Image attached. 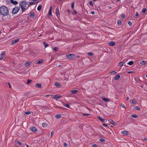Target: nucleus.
<instances>
[{"instance_id":"1","label":"nucleus","mask_w":147,"mask_h":147,"mask_svg":"<svg viewBox=\"0 0 147 147\" xmlns=\"http://www.w3.org/2000/svg\"><path fill=\"white\" fill-rule=\"evenodd\" d=\"M0 13L3 16H6L9 14L8 8L5 6H2L0 7Z\"/></svg>"},{"instance_id":"2","label":"nucleus","mask_w":147,"mask_h":147,"mask_svg":"<svg viewBox=\"0 0 147 147\" xmlns=\"http://www.w3.org/2000/svg\"><path fill=\"white\" fill-rule=\"evenodd\" d=\"M20 9V7L18 6H15L13 8L12 11L11 12L13 14H15L17 13Z\"/></svg>"},{"instance_id":"3","label":"nucleus","mask_w":147,"mask_h":147,"mask_svg":"<svg viewBox=\"0 0 147 147\" xmlns=\"http://www.w3.org/2000/svg\"><path fill=\"white\" fill-rule=\"evenodd\" d=\"M27 2L26 1H23L20 2L19 6L21 7V5L23 6L24 7H26L27 4Z\"/></svg>"},{"instance_id":"4","label":"nucleus","mask_w":147,"mask_h":147,"mask_svg":"<svg viewBox=\"0 0 147 147\" xmlns=\"http://www.w3.org/2000/svg\"><path fill=\"white\" fill-rule=\"evenodd\" d=\"M61 97V96H60L59 94H56L54 95L53 96L52 98L55 99L56 100H58V99Z\"/></svg>"},{"instance_id":"5","label":"nucleus","mask_w":147,"mask_h":147,"mask_svg":"<svg viewBox=\"0 0 147 147\" xmlns=\"http://www.w3.org/2000/svg\"><path fill=\"white\" fill-rule=\"evenodd\" d=\"M74 55L73 54H69L66 55V57L69 59H72L74 56Z\"/></svg>"},{"instance_id":"6","label":"nucleus","mask_w":147,"mask_h":147,"mask_svg":"<svg viewBox=\"0 0 147 147\" xmlns=\"http://www.w3.org/2000/svg\"><path fill=\"white\" fill-rule=\"evenodd\" d=\"M30 130L33 132H35L37 131V129L34 127H30Z\"/></svg>"},{"instance_id":"7","label":"nucleus","mask_w":147,"mask_h":147,"mask_svg":"<svg viewBox=\"0 0 147 147\" xmlns=\"http://www.w3.org/2000/svg\"><path fill=\"white\" fill-rule=\"evenodd\" d=\"M19 40V39H17L16 40H12L11 42V45H13L15 44V43L18 42Z\"/></svg>"},{"instance_id":"8","label":"nucleus","mask_w":147,"mask_h":147,"mask_svg":"<svg viewBox=\"0 0 147 147\" xmlns=\"http://www.w3.org/2000/svg\"><path fill=\"white\" fill-rule=\"evenodd\" d=\"M109 121L111 123L115 126H117V124L115 122L113 121L111 119H110Z\"/></svg>"},{"instance_id":"9","label":"nucleus","mask_w":147,"mask_h":147,"mask_svg":"<svg viewBox=\"0 0 147 147\" xmlns=\"http://www.w3.org/2000/svg\"><path fill=\"white\" fill-rule=\"evenodd\" d=\"M55 13L56 16L57 17H58V16L59 15V11L58 7L55 10Z\"/></svg>"},{"instance_id":"10","label":"nucleus","mask_w":147,"mask_h":147,"mask_svg":"<svg viewBox=\"0 0 147 147\" xmlns=\"http://www.w3.org/2000/svg\"><path fill=\"white\" fill-rule=\"evenodd\" d=\"M5 51H3L2 52V54H1V57L0 58V60H2L3 59V57L5 55Z\"/></svg>"},{"instance_id":"11","label":"nucleus","mask_w":147,"mask_h":147,"mask_svg":"<svg viewBox=\"0 0 147 147\" xmlns=\"http://www.w3.org/2000/svg\"><path fill=\"white\" fill-rule=\"evenodd\" d=\"M11 3L13 5H16L18 3V2L16 1H14L13 0H10Z\"/></svg>"},{"instance_id":"12","label":"nucleus","mask_w":147,"mask_h":147,"mask_svg":"<svg viewBox=\"0 0 147 147\" xmlns=\"http://www.w3.org/2000/svg\"><path fill=\"white\" fill-rule=\"evenodd\" d=\"M121 133L122 134H124L125 135H127L129 134L128 131L126 130L122 131Z\"/></svg>"},{"instance_id":"13","label":"nucleus","mask_w":147,"mask_h":147,"mask_svg":"<svg viewBox=\"0 0 147 147\" xmlns=\"http://www.w3.org/2000/svg\"><path fill=\"white\" fill-rule=\"evenodd\" d=\"M120 76L119 74L116 75L114 78V79L115 80H117L120 77Z\"/></svg>"},{"instance_id":"14","label":"nucleus","mask_w":147,"mask_h":147,"mask_svg":"<svg viewBox=\"0 0 147 147\" xmlns=\"http://www.w3.org/2000/svg\"><path fill=\"white\" fill-rule=\"evenodd\" d=\"M115 44V42L113 41H111L109 42V45L111 46H113Z\"/></svg>"},{"instance_id":"15","label":"nucleus","mask_w":147,"mask_h":147,"mask_svg":"<svg viewBox=\"0 0 147 147\" xmlns=\"http://www.w3.org/2000/svg\"><path fill=\"white\" fill-rule=\"evenodd\" d=\"M56 87L59 88L61 86V85L58 82H55L54 83Z\"/></svg>"},{"instance_id":"16","label":"nucleus","mask_w":147,"mask_h":147,"mask_svg":"<svg viewBox=\"0 0 147 147\" xmlns=\"http://www.w3.org/2000/svg\"><path fill=\"white\" fill-rule=\"evenodd\" d=\"M35 87L38 88H40L41 87V84L40 83H38L36 85Z\"/></svg>"},{"instance_id":"17","label":"nucleus","mask_w":147,"mask_h":147,"mask_svg":"<svg viewBox=\"0 0 147 147\" xmlns=\"http://www.w3.org/2000/svg\"><path fill=\"white\" fill-rule=\"evenodd\" d=\"M98 118L102 122H104L105 121V119H102L100 116H98Z\"/></svg>"},{"instance_id":"18","label":"nucleus","mask_w":147,"mask_h":147,"mask_svg":"<svg viewBox=\"0 0 147 147\" xmlns=\"http://www.w3.org/2000/svg\"><path fill=\"white\" fill-rule=\"evenodd\" d=\"M22 9V12H24L26 10V9L25 8V7H23V6H22V5H21V7H20Z\"/></svg>"},{"instance_id":"19","label":"nucleus","mask_w":147,"mask_h":147,"mask_svg":"<svg viewBox=\"0 0 147 147\" xmlns=\"http://www.w3.org/2000/svg\"><path fill=\"white\" fill-rule=\"evenodd\" d=\"M35 16V14L34 12H31L30 13V16L31 17L33 18Z\"/></svg>"},{"instance_id":"20","label":"nucleus","mask_w":147,"mask_h":147,"mask_svg":"<svg viewBox=\"0 0 147 147\" xmlns=\"http://www.w3.org/2000/svg\"><path fill=\"white\" fill-rule=\"evenodd\" d=\"M43 45L45 47V48L48 47L49 46V45L47 44L45 42H43Z\"/></svg>"},{"instance_id":"21","label":"nucleus","mask_w":147,"mask_h":147,"mask_svg":"<svg viewBox=\"0 0 147 147\" xmlns=\"http://www.w3.org/2000/svg\"><path fill=\"white\" fill-rule=\"evenodd\" d=\"M41 8H42L41 5H38V7H37V10L38 11H40L41 9Z\"/></svg>"},{"instance_id":"22","label":"nucleus","mask_w":147,"mask_h":147,"mask_svg":"<svg viewBox=\"0 0 147 147\" xmlns=\"http://www.w3.org/2000/svg\"><path fill=\"white\" fill-rule=\"evenodd\" d=\"M72 94H75L78 92V91L77 90H72L71 91Z\"/></svg>"},{"instance_id":"23","label":"nucleus","mask_w":147,"mask_h":147,"mask_svg":"<svg viewBox=\"0 0 147 147\" xmlns=\"http://www.w3.org/2000/svg\"><path fill=\"white\" fill-rule=\"evenodd\" d=\"M132 103L133 104L135 105L137 103L136 101L134 99H133L132 100Z\"/></svg>"},{"instance_id":"24","label":"nucleus","mask_w":147,"mask_h":147,"mask_svg":"<svg viewBox=\"0 0 147 147\" xmlns=\"http://www.w3.org/2000/svg\"><path fill=\"white\" fill-rule=\"evenodd\" d=\"M102 99L104 101H109L110 100L109 99H107L105 98H102Z\"/></svg>"},{"instance_id":"25","label":"nucleus","mask_w":147,"mask_h":147,"mask_svg":"<svg viewBox=\"0 0 147 147\" xmlns=\"http://www.w3.org/2000/svg\"><path fill=\"white\" fill-rule=\"evenodd\" d=\"M134 64V62L133 61H131L128 63L127 64L129 65H132Z\"/></svg>"},{"instance_id":"26","label":"nucleus","mask_w":147,"mask_h":147,"mask_svg":"<svg viewBox=\"0 0 147 147\" xmlns=\"http://www.w3.org/2000/svg\"><path fill=\"white\" fill-rule=\"evenodd\" d=\"M131 116L132 117L134 118H137L138 117V116L136 115H135V114L131 115Z\"/></svg>"},{"instance_id":"27","label":"nucleus","mask_w":147,"mask_h":147,"mask_svg":"<svg viewBox=\"0 0 147 147\" xmlns=\"http://www.w3.org/2000/svg\"><path fill=\"white\" fill-rule=\"evenodd\" d=\"M124 63H125L123 62H121L119 63V66H122Z\"/></svg>"},{"instance_id":"28","label":"nucleus","mask_w":147,"mask_h":147,"mask_svg":"<svg viewBox=\"0 0 147 147\" xmlns=\"http://www.w3.org/2000/svg\"><path fill=\"white\" fill-rule=\"evenodd\" d=\"M146 62V61H140V63L142 65H144L145 63Z\"/></svg>"},{"instance_id":"29","label":"nucleus","mask_w":147,"mask_h":147,"mask_svg":"<svg viewBox=\"0 0 147 147\" xmlns=\"http://www.w3.org/2000/svg\"><path fill=\"white\" fill-rule=\"evenodd\" d=\"M42 126L44 127H46L47 126V124L45 123H42Z\"/></svg>"},{"instance_id":"30","label":"nucleus","mask_w":147,"mask_h":147,"mask_svg":"<svg viewBox=\"0 0 147 147\" xmlns=\"http://www.w3.org/2000/svg\"><path fill=\"white\" fill-rule=\"evenodd\" d=\"M43 60H40L38 61L36 63V64H40L42 63L43 62Z\"/></svg>"},{"instance_id":"31","label":"nucleus","mask_w":147,"mask_h":147,"mask_svg":"<svg viewBox=\"0 0 147 147\" xmlns=\"http://www.w3.org/2000/svg\"><path fill=\"white\" fill-rule=\"evenodd\" d=\"M29 6L31 5H33L36 4V3L34 1L33 2H29Z\"/></svg>"},{"instance_id":"32","label":"nucleus","mask_w":147,"mask_h":147,"mask_svg":"<svg viewBox=\"0 0 147 147\" xmlns=\"http://www.w3.org/2000/svg\"><path fill=\"white\" fill-rule=\"evenodd\" d=\"M146 10V9L145 8H144L142 10V11L143 13H144Z\"/></svg>"},{"instance_id":"33","label":"nucleus","mask_w":147,"mask_h":147,"mask_svg":"<svg viewBox=\"0 0 147 147\" xmlns=\"http://www.w3.org/2000/svg\"><path fill=\"white\" fill-rule=\"evenodd\" d=\"M31 64L30 62H28L26 63V66H28L30 65Z\"/></svg>"},{"instance_id":"34","label":"nucleus","mask_w":147,"mask_h":147,"mask_svg":"<svg viewBox=\"0 0 147 147\" xmlns=\"http://www.w3.org/2000/svg\"><path fill=\"white\" fill-rule=\"evenodd\" d=\"M99 141L101 142H104L105 141V140L103 138H100L99 139Z\"/></svg>"},{"instance_id":"35","label":"nucleus","mask_w":147,"mask_h":147,"mask_svg":"<svg viewBox=\"0 0 147 147\" xmlns=\"http://www.w3.org/2000/svg\"><path fill=\"white\" fill-rule=\"evenodd\" d=\"M135 109H136L137 110L140 111V108L138 106H135Z\"/></svg>"},{"instance_id":"36","label":"nucleus","mask_w":147,"mask_h":147,"mask_svg":"<svg viewBox=\"0 0 147 147\" xmlns=\"http://www.w3.org/2000/svg\"><path fill=\"white\" fill-rule=\"evenodd\" d=\"M42 108L45 109H49V107L47 106H42Z\"/></svg>"},{"instance_id":"37","label":"nucleus","mask_w":147,"mask_h":147,"mask_svg":"<svg viewBox=\"0 0 147 147\" xmlns=\"http://www.w3.org/2000/svg\"><path fill=\"white\" fill-rule=\"evenodd\" d=\"M56 117L57 118H60L61 117V116L60 115H56Z\"/></svg>"},{"instance_id":"38","label":"nucleus","mask_w":147,"mask_h":147,"mask_svg":"<svg viewBox=\"0 0 147 147\" xmlns=\"http://www.w3.org/2000/svg\"><path fill=\"white\" fill-rule=\"evenodd\" d=\"M32 81V80H30L29 79H28L27 80V84H28L29 83H30Z\"/></svg>"},{"instance_id":"39","label":"nucleus","mask_w":147,"mask_h":147,"mask_svg":"<svg viewBox=\"0 0 147 147\" xmlns=\"http://www.w3.org/2000/svg\"><path fill=\"white\" fill-rule=\"evenodd\" d=\"M121 17L122 18H124L125 17V14L123 13L121 15Z\"/></svg>"},{"instance_id":"40","label":"nucleus","mask_w":147,"mask_h":147,"mask_svg":"<svg viewBox=\"0 0 147 147\" xmlns=\"http://www.w3.org/2000/svg\"><path fill=\"white\" fill-rule=\"evenodd\" d=\"M117 23L119 25L121 24V21L120 20H118L117 21Z\"/></svg>"},{"instance_id":"41","label":"nucleus","mask_w":147,"mask_h":147,"mask_svg":"<svg viewBox=\"0 0 147 147\" xmlns=\"http://www.w3.org/2000/svg\"><path fill=\"white\" fill-rule=\"evenodd\" d=\"M64 105L67 108H70L69 105L68 104H65V105Z\"/></svg>"},{"instance_id":"42","label":"nucleus","mask_w":147,"mask_h":147,"mask_svg":"<svg viewBox=\"0 0 147 147\" xmlns=\"http://www.w3.org/2000/svg\"><path fill=\"white\" fill-rule=\"evenodd\" d=\"M25 113L26 115H29V114H30L31 113L29 111H28L26 112H25Z\"/></svg>"},{"instance_id":"43","label":"nucleus","mask_w":147,"mask_h":147,"mask_svg":"<svg viewBox=\"0 0 147 147\" xmlns=\"http://www.w3.org/2000/svg\"><path fill=\"white\" fill-rule=\"evenodd\" d=\"M82 114L84 116H88L89 115V114L88 113H83Z\"/></svg>"},{"instance_id":"44","label":"nucleus","mask_w":147,"mask_h":147,"mask_svg":"<svg viewBox=\"0 0 147 147\" xmlns=\"http://www.w3.org/2000/svg\"><path fill=\"white\" fill-rule=\"evenodd\" d=\"M63 146H64L65 147H67V144L65 142L64 143V145Z\"/></svg>"},{"instance_id":"45","label":"nucleus","mask_w":147,"mask_h":147,"mask_svg":"<svg viewBox=\"0 0 147 147\" xmlns=\"http://www.w3.org/2000/svg\"><path fill=\"white\" fill-rule=\"evenodd\" d=\"M128 24L130 26H131L132 25V23L130 21H129L128 22Z\"/></svg>"},{"instance_id":"46","label":"nucleus","mask_w":147,"mask_h":147,"mask_svg":"<svg viewBox=\"0 0 147 147\" xmlns=\"http://www.w3.org/2000/svg\"><path fill=\"white\" fill-rule=\"evenodd\" d=\"M17 143L20 145H22V144L21 142H20V141H17Z\"/></svg>"},{"instance_id":"47","label":"nucleus","mask_w":147,"mask_h":147,"mask_svg":"<svg viewBox=\"0 0 147 147\" xmlns=\"http://www.w3.org/2000/svg\"><path fill=\"white\" fill-rule=\"evenodd\" d=\"M92 146L93 147H98V145L95 144H92Z\"/></svg>"},{"instance_id":"48","label":"nucleus","mask_w":147,"mask_h":147,"mask_svg":"<svg viewBox=\"0 0 147 147\" xmlns=\"http://www.w3.org/2000/svg\"><path fill=\"white\" fill-rule=\"evenodd\" d=\"M89 4L91 6H93V3L91 1H90L89 2Z\"/></svg>"},{"instance_id":"49","label":"nucleus","mask_w":147,"mask_h":147,"mask_svg":"<svg viewBox=\"0 0 147 147\" xmlns=\"http://www.w3.org/2000/svg\"><path fill=\"white\" fill-rule=\"evenodd\" d=\"M88 54L90 56H92L93 55V54L92 52H89L88 53Z\"/></svg>"},{"instance_id":"50","label":"nucleus","mask_w":147,"mask_h":147,"mask_svg":"<svg viewBox=\"0 0 147 147\" xmlns=\"http://www.w3.org/2000/svg\"><path fill=\"white\" fill-rule=\"evenodd\" d=\"M116 72L115 71H111V74H116Z\"/></svg>"},{"instance_id":"51","label":"nucleus","mask_w":147,"mask_h":147,"mask_svg":"<svg viewBox=\"0 0 147 147\" xmlns=\"http://www.w3.org/2000/svg\"><path fill=\"white\" fill-rule=\"evenodd\" d=\"M135 16L138 17H139V15L138 13V12H137L136 13Z\"/></svg>"},{"instance_id":"52","label":"nucleus","mask_w":147,"mask_h":147,"mask_svg":"<svg viewBox=\"0 0 147 147\" xmlns=\"http://www.w3.org/2000/svg\"><path fill=\"white\" fill-rule=\"evenodd\" d=\"M74 3H72L71 4V8L72 9H73L74 8Z\"/></svg>"},{"instance_id":"53","label":"nucleus","mask_w":147,"mask_h":147,"mask_svg":"<svg viewBox=\"0 0 147 147\" xmlns=\"http://www.w3.org/2000/svg\"><path fill=\"white\" fill-rule=\"evenodd\" d=\"M121 106L122 107L125 108V105L123 104H122L121 105Z\"/></svg>"},{"instance_id":"54","label":"nucleus","mask_w":147,"mask_h":147,"mask_svg":"<svg viewBox=\"0 0 147 147\" xmlns=\"http://www.w3.org/2000/svg\"><path fill=\"white\" fill-rule=\"evenodd\" d=\"M58 108H59L60 109H64L63 107H58Z\"/></svg>"},{"instance_id":"55","label":"nucleus","mask_w":147,"mask_h":147,"mask_svg":"<svg viewBox=\"0 0 147 147\" xmlns=\"http://www.w3.org/2000/svg\"><path fill=\"white\" fill-rule=\"evenodd\" d=\"M48 14L49 15V16H51L52 15L51 12H50H50L49 11Z\"/></svg>"},{"instance_id":"56","label":"nucleus","mask_w":147,"mask_h":147,"mask_svg":"<svg viewBox=\"0 0 147 147\" xmlns=\"http://www.w3.org/2000/svg\"><path fill=\"white\" fill-rule=\"evenodd\" d=\"M57 50V47H55L53 49V50L54 51H56Z\"/></svg>"},{"instance_id":"57","label":"nucleus","mask_w":147,"mask_h":147,"mask_svg":"<svg viewBox=\"0 0 147 147\" xmlns=\"http://www.w3.org/2000/svg\"><path fill=\"white\" fill-rule=\"evenodd\" d=\"M8 85H9V87L10 88H11V86H10V83L8 82H7L6 83Z\"/></svg>"},{"instance_id":"58","label":"nucleus","mask_w":147,"mask_h":147,"mask_svg":"<svg viewBox=\"0 0 147 147\" xmlns=\"http://www.w3.org/2000/svg\"><path fill=\"white\" fill-rule=\"evenodd\" d=\"M52 7H50V9H49V12H50H50H52Z\"/></svg>"},{"instance_id":"59","label":"nucleus","mask_w":147,"mask_h":147,"mask_svg":"<svg viewBox=\"0 0 147 147\" xmlns=\"http://www.w3.org/2000/svg\"><path fill=\"white\" fill-rule=\"evenodd\" d=\"M103 125L104 127H107V125L106 124H103Z\"/></svg>"},{"instance_id":"60","label":"nucleus","mask_w":147,"mask_h":147,"mask_svg":"<svg viewBox=\"0 0 147 147\" xmlns=\"http://www.w3.org/2000/svg\"><path fill=\"white\" fill-rule=\"evenodd\" d=\"M54 134V133L52 131L51 132V137L52 136V135Z\"/></svg>"},{"instance_id":"61","label":"nucleus","mask_w":147,"mask_h":147,"mask_svg":"<svg viewBox=\"0 0 147 147\" xmlns=\"http://www.w3.org/2000/svg\"><path fill=\"white\" fill-rule=\"evenodd\" d=\"M73 11H74V13L75 14H77V11H76L74 10H73Z\"/></svg>"},{"instance_id":"62","label":"nucleus","mask_w":147,"mask_h":147,"mask_svg":"<svg viewBox=\"0 0 147 147\" xmlns=\"http://www.w3.org/2000/svg\"><path fill=\"white\" fill-rule=\"evenodd\" d=\"M91 13L92 14H94V13H95V12H94V11H92L91 12Z\"/></svg>"},{"instance_id":"63","label":"nucleus","mask_w":147,"mask_h":147,"mask_svg":"<svg viewBox=\"0 0 147 147\" xmlns=\"http://www.w3.org/2000/svg\"><path fill=\"white\" fill-rule=\"evenodd\" d=\"M129 97H127V98L126 100H129Z\"/></svg>"},{"instance_id":"64","label":"nucleus","mask_w":147,"mask_h":147,"mask_svg":"<svg viewBox=\"0 0 147 147\" xmlns=\"http://www.w3.org/2000/svg\"><path fill=\"white\" fill-rule=\"evenodd\" d=\"M26 147H30L27 144H26Z\"/></svg>"}]
</instances>
